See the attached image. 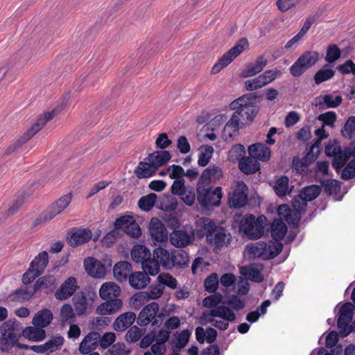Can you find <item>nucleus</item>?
Masks as SVG:
<instances>
[{
	"mask_svg": "<svg viewBox=\"0 0 355 355\" xmlns=\"http://www.w3.org/2000/svg\"><path fill=\"white\" fill-rule=\"evenodd\" d=\"M0 330L12 334V335L19 338L23 336V327L17 320H8L4 322L0 327Z\"/></svg>",
	"mask_w": 355,
	"mask_h": 355,
	"instance_id": "nucleus-37",
	"label": "nucleus"
},
{
	"mask_svg": "<svg viewBox=\"0 0 355 355\" xmlns=\"http://www.w3.org/2000/svg\"><path fill=\"white\" fill-rule=\"evenodd\" d=\"M318 155L315 151H312L310 148L306 156L302 159L294 157L292 162L293 169L300 174L307 173L309 164L317 159Z\"/></svg>",
	"mask_w": 355,
	"mask_h": 355,
	"instance_id": "nucleus-16",
	"label": "nucleus"
},
{
	"mask_svg": "<svg viewBox=\"0 0 355 355\" xmlns=\"http://www.w3.org/2000/svg\"><path fill=\"white\" fill-rule=\"evenodd\" d=\"M355 177V159H352L346 165L341 173L343 180H349Z\"/></svg>",
	"mask_w": 355,
	"mask_h": 355,
	"instance_id": "nucleus-64",
	"label": "nucleus"
},
{
	"mask_svg": "<svg viewBox=\"0 0 355 355\" xmlns=\"http://www.w3.org/2000/svg\"><path fill=\"white\" fill-rule=\"evenodd\" d=\"M159 282L170 288L174 289L177 287L178 282L171 275L168 273H161L158 277Z\"/></svg>",
	"mask_w": 355,
	"mask_h": 355,
	"instance_id": "nucleus-63",
	"label": "nucleus"
},
{
	"mask_svg": "<svg viewBox=\"0 0 355 355\" xmlns=\"http://www.w3.org/2000/svg\"><path fill=\"white\" fill-rule=\"evenodd\" d=\"M136 320V314L128 311L121 314L114 322V328L116 331H123L130 327Z\"/></svg>",
	"mask_w": 355,
	"mask_h": 355,
	"instance_id": "nucleus-27",
	"label": "nucleus"
},
{
	"mask_svg": "<svg viewBox=\"0 0 355 355\" xmlns=\"http://www.w3.org/2000/svg\"><path fill=\"white\" fill-rule=\"evenodd\" d=\"M121 288L114 282L104 283L100 290L99 295L103 300L118 297L121 295Z\"/></svg>",
	"mask_w": 355,
	"mask_h": 355,
	"instance_id": "nucleus-31",
	"label": "nucleus"
},
{
	"mask_svg": "<svg viewBox=\"0 0 355 355\" xmlns=\"http://www.w3.org/2000/svg\"><path fill=\"white\" fill-rule=\"evenodd\" d=\"M249 46L248 40L245 37H242L238 40L236 44L230 49V53L234 57L236 58L243 51H244Z\"/></svg>",
	"mask_w": 355,
	"mask_h": 355,
	"instance_id": "nucleus-62",
	"label": "nucleus"
},
{
	"mask_svg": "<svg viewBox=\"0 0 355 355\" xmlns=\"http://www.w3.org/2000/svg\"><path fill=\"white\" fill-rule=\"evenodd\" d=\"M248 187L243 181L237 182L230 196V206L234 208L244 207L248 202Z\"/></svg>",
	"mask_w": 355,
	"mask_h": 355,
	"instance_id": "nucleus-12",
	"label": "nucleus"
},
{
	"mask_svg": "<svg viewBox=\"0 0 355 355\" xmlns=\"http://www.w3.org/2000/svg\"><path fill=\"white\" fill-rule=\"evenodd\" d=\"M267 64V60L263 56H259L255 62L248 64L242 72L244 78L251 77L261 72Z\"/></svg>",
	"mask_w": 355,
	"mask_h": 355,
	"instance_id": "nucleus-33",
	"label": "nucleus"
},
{
	"mask_svg": "<svg viewBox=\"0 0 355 355\" xmlns=\"http://www.w3.org/2000/svg\"><path fill=\"white\" fill-rule=\"evenodd\" d=\"M196 235L201 239L206 236L207 243L214 246V250L230 244L232 236L225 227L218 226L209 218L202 217L196 222Z\"/></svg>",
	"mask_w": 355,
	"mask_h": 355,
	"instance_id": "nucleus-1",
	"label": "nucleus"
},
{
	"mask_svg": "<svg viewBox=\"0 0 355 355\" xmlns=\"http://www.w3.org/2000/svg\"><path fill=\"white\" fill-rule=\"evenodd\" d=\"M336 114L333 111H329L323 114H320L318 116V119L322 122L323 126L334 127V123L336 121Z\"/></svg>",
	"mask_w": 355,
	"mask_h": 355,
	"instance_id": "nucleus-60",
	"label": "nucleus"
},
{
	"mask_svg": "<svg viewBox=\"0 0 355 355\" xmlns=\"http://www.w3.org/2000/svg\"><path fill=\"white\" fill-rule=\"evenodd\" d=\"M131 257L136 263H141L142 269L155 276L159 273L157 262L153 259L151 252L145 245H136L131 250Z\"/></svg>",
	"mask_w": 355,
	"mask_h": 355,
	"instance_id": "nucleus-3",
	"label": "nucleus"
},
{
	"mask_svg": "<svg viewBox=\"0 0 355 355\" xmlns=\"http://www.w3.org/2000/svg\"><path fill=\"white\" fill-rule=\"evenodd\" d=\"M218 277L215 272L209 275L204 282L205 290L209 293H215L218 287Z\"/></svg>",
	"mask_w": 355,
	"mask_h": 355,
	"instance_id": "nucleus-53",
	"label": "nucleus"
},
{
	"mask_svg": "<svg viewBox=\"0 0 355 355\" xmlns=\"http://www.w3.org/2000/svg\"><path fill=\"white\" fill-rule=\"evenodd\" d=\"M84 267L86 272L96 278L103 277L106 274L105 266L94 257H87L84 260Z\"/></svg>",
	"mask_w": 355,
	"mask_h": 355,
	"instance_id": "nucleus-17",
	"label": "nucleus"
},
{
	"mask_svg": "<svg viewBox=\"0 0 355 355\" xmlns=\"http://www.w3.org/2000/svg\"><path fill=\"white\" fill-rule=\"evenodd\" d=\"M328 67L329 64H327L315 73L313 79L316 85H320L334 77L335 71Z\"/></svg>",
	"mask_w": 355,
	"mask_h": 355,
	"instance_id": "nucleus-46",
	"label": "nucleus"
},
{
	"mask_svg": "<svg viewBox=\"0 0 355 355\" xmlns=\"http://www.w3.org/2000/svg\"><path fill=\"white\" fill-rule=\"evenodd\" d=\"M325 153L329 157H333L332 166L336 171L341 169L352 157L350 148L347 147L343 150L336 141H329L325 147Z\"/></svg>",
	"mask_w": 355,
	"mask_h": 355,
	"instance_id": "nucleus-7",
	"label": "nucleus"
},
{
	"mask_svg": "<svg viewBox=\"0 0 355 355\" xmlns=\"http://www.w3.org/2000/svg\"><path fill=\"white\" fill-rule=\"evenodd\" d=\"M320 187L317 185H311L304 187L299 193L300 197L305 200V201L310 202L315 199L320 193Z\"/></svg>",
	"mask_w": 355,
	"mask_h": 355,
	"instance_id": "nucleus-49",
	"label": "nucleus"
},
{
	"mask_svg": "<svg viewBox=\"0 0 355 355\" xmlns=\"http://www.w3.org/2000/svg\"><path fill=\"white\" fill-rule=\"evenodd\" d=\"M208 316L220 318L227 322H234L236 320V315L234 311L225 306H216L210 310Z\"/></svg>",
	"mask_w": 355,
	"mask_h": 355,
	"instance_id": "nucleus-36",
	"label": "nucleus"
},
{
	"mask_svg": "<svg viewBox=\"0 0 355 355\" xmlns=\"http://www.w3.org/2000/svg\"><path fill=\"white\" fill-rule=\"evenodd\" d=\"M248 248V252L254 257L268 259V244L263 241H259L252 244Z\"/></svg>",
	"mask_w": 355,
	"mask_h": 355,
	"instance_id": "nucleus-43",
	"label": "nucleus"
},
{
	"mask_svg": "<svg viewBox=\"0 0 355 355\" xmlns=\"http://www.w3.org/2000/svg\"><path fill=\"white\" fill-rule=\"evenodd\" d=\"M156 171V167L150 162H140L135 170V173L138 178L141 179L151 177Z\"/></svg>",
	"mask_w": 355,
	"mask_h": 355,
	"instance_id": "nucleus-38",
	"label": "nucleus"
},
{
	"mask_svg": "<svg viewBox=\"0 0 355 355\" xmlns=\"http://www.w3.org/2000/svg\"><path fill=\"white\" fill-rule=\"evenodd\" d=\"M159 311V305L156 302L146 305L139 312L137 318V324L141 327H146L150 323L155 326L157 324L156 316L158 318L162 317V313H158Z\"/></svg>",
	"mask_w": 355,
	"mask_h": 355,
	"instance_id": "nucleus-10",
	"label": "nucleus"
},
{
	"mask_svg": "<svg viewBox=\"0 0 355 355\" xmlns=\"http://www.w3.org/2000/svg\"><path fill=\"white\" fill-rule=\"evenodd\" d=\"M55 111L53 110L51 112H44L42 115L39 116L36 122L34 123L32 126L23 134L21 137H20L16 141L8 147L6 153L9 155L13 153L17 148L21 147L24 144L29 141L45 125L48 121H51L55 116Z\"/></svg>",
	"mask_w": 355,
	"mask_h": 355,
	"instance_id": "nucleus-2",
	"label": "nucleus"
},
{
	"mask_svg": "<svg viewBox=\"0 0 355 355\" xmlns=\"http://www.w3.org/2000/svg\"><path fill=\"white\" fill-rule=\"evenodd\" d=\"M273 189L279 197H284L290 193L289 179L286 175H282L274 182Z\"/></svg>",
	"mask_w": 355,
	"mask_h": 355,
	"instance_id": "nucleus-39",
	"label": "nucleus"
},
{
	"mask_svg": "<svg viewBox=\"0 0 355 355\" xmlns=\"http://www.w3.org/2000/svg\"><path fill=\"white\" fill-rule=\"evenodd\" d=\"M114 227L117 230H123L126 234L132 238H139L141 234V230L132 216H123L116 219Z\"/></svg>",
	"mask_w": 355,
	"mask_h": 355,
	"instance_id": "nucleus-11",
	"label": "nucleus"
},
{
	"mask_svg": "<svg viewBox=\"0 0 355 355\" xmlns=\"http://www.w3.org/2000/svg\"><path fill=\"white\" fill-rule=\"evenodd\" d=\"M100 334L92 331L86 335L79 346V352L83 354H88L95 350L99 345Z\"/></svg>",
	"mask_w": 355,
	"mask_h": 355,
	"instance_id": "nucleus-18",
	"label": "nucleus"
},
{
	"mask_svg": "<svg viewBox=\"0 0 355 355\" xmlns=\"http://www.w3.org/2000/svg\"><path fill=\"white\" fill-rule=\"evenodd\" d=\"M194 239V230L191 226H184L180 230H173L170 234V242L176 248H182L191 244Z\"/></svg>",
	"mask_w": 355,
	"mask_h": 355,
	"instance_id": "nucleus-9",
	"label": "nucleus"
},
{
	"mask_svg": "<svg viewBox=\"0 0 355 355\" xmlns=\"http://www.w3.org/2000/svg\"><path fill=\"white\" fill-rule=\"evenodd\" d=\"M148 272L143 270V272H135L129 276V284L135 289H141L145 288L150 283Z\"/></svg>",
	"mask_w": 355,
	"mask_h": 355,
	"instance_id": "nucleus-25",
	"label": "nucleus"
},
{
	"mask_svg": "<svg viewBox=\"0 0 355 355\" xmlns=\"http://www.w3.org/2000/svg\"><path fill=\"white\" fill-rule=\"evenodd\" d=\"M245 149L242 144H236L228 152V158L230 161L234 162L240 159L243 157Z\"/></svg>",
	"mask_w": 355,
	"mask_h": 355,
	"instance_id": "nucleus-57",
	"label": "nucleus"
},
{
	"mask_svg": "<svg viewBox=\"0 0 355 355\" xmlns=\"http://www.w3.org/2000/svg\"><path fill=\"white\" fill-rule=\"evenodd\" d=\"M236 58L230 53V50L225 53L218 62L213 66L211 73L216 74L229 65Z\"/></svg>",
	"mask_w": 355,
	"mask_h": 355,
	"instance_id": "nucleus-48",
	"label": "nucleus"
},
{
	"mask_svg": "<svg viewBox=\"0 0 355 355\" xmlns=\"http://www.w3.org/2000/svg\"><path fill=\"white\" fill-rule=\"evenodd\" d=\"M196 192L197 200L202 207L209 208L220 205L223 196L221 187L213 189L210 185L198 184Z\"/></svg>",
	"mask_w": 355,
	"mask_h": 355,
	"instance_id": "nucleus-5",
	"label": "nucleus"
},
{
	"mask_svg": "<svg viewBox=\"0 0 355 355\" xmlns=\"http://www.w3.org/2000/svg\"><path fill=\"white\" fill-rule=\"evenodd\" d=\"M145 333V330L139 328L137 326H132L126 333L127 341L135 343L139 340Z\"/></svg>",
	"mask_w": 355,
	"mask_h": 355,
	"instance_id": "nucleus-56",
	"label": "nucleus"
},
{
	"mask_svg": "<svg viewBox=\"0 0 355 355\" xmlns=\"http://www.w3.org/2000/svg\"><path fill=\"white\" fill-rule=\"evenodd\" d=\"M248 152L250 156L257 160L266 162L270 158L271 150L266 144L256 143L248 147Z\"/></svg>",
	"mask_w": 355,
	"mask_h": 355,
	"instance_id": "nucleus-23",
	"label": "nucleus"
},
{
	"mask_svg": "<svg viewBox=\"0 0 355 355\" xmlns=\"http://www.w3.org/2000/svg\"><path fill=\"white\" fill-rule=\"evenodd\" d=\"M153 259H155L157 262L159 270H160V266L166 270L174 268V263H172V252L169 253V252L164 248H155L153 250Z\"/></svg>",
	"mask_w": 355,
	"mask_h": 355,
	"instance_id": "nucleus-22",
	"label": "nucleus"
},
{
	"mask_svg": "<svg viewBox=\"0 0 355 355\" xmlns=\"http://www.w3.org/2000/svg\"><path fill=\"white\" fill-rule=\"evenodd\" d=\"M239 168L246 175L254 174L260 169L257 159L252 156L242 157L239 162Z\"/></svg>",
	"mask_w": 355,
	"mask_h": 355,
	"instance_id": "nucleus-24",
	"label": "nucleus"
},
{
	"mask_svg": "<svg viewBox=\"0 0 355 355\" xmlns=\"http://www.w3.org/2000/svg\"><path fill=\"white\" fill-rule=\"evenodd\" d=\"M255 97L256 96L252 93L244 94L242 96L233 101L230 104V108L238 109V107H242L248 105H255L254 102Z\"/></svg>",
	"mask_w": 355,
	"mask_h": 355,
	"instance_id": "nucleus-47",
	"label": "nucleus"
},
{
	"mask_svg": "<svg viewBox=\"0 0 355 355\" xmlns=\"http://www.w3.org/2000/svg\"><path fill=\"white\" fill-rule=\"evenodd\" d=\"M214 153V148L211 146L206 145L204 150L202 151L198 157V164L200 166H207L211 159Z\"/></svg>",
	"mask_w": 355,
	"mask_h": 355,
	"instance_id": "nucleus-54",
	"label": "nucleus"
},
{
	"mask_svg": "<svg viewBox=\"0 0 355 355\" xmlns=\"http://www.w3.org/2000/svg\"><path fill=\"white\" fill-rule=\"evenodd\" d=\"M157 195L154 193H151L142 196L138 202V206L141 210L148 211L151 210L155 205Z\"/></svg>",
	"mask_w": 355,
	"mask_h": 355,
	"instance_id": "nucleus-51",
	"label": "nucleus"
},
{
	"mask_svg": "<svg viewBox=\"0 0 355 355\" xmlns=\"http://www.w3.org/2000/svg\"><path fill=\"white\" fill-rule=\"evenodd\" d=\"M189 262V255L184 250H173L172 251V263H174V267L184 268L188 266Z\"/></svg>",
	"mask_w": 355,
	"mask_h": 355,
	"instance_id": "nucleus-42",
	"label": "nucleus"
},
{
	"mask_svg": "<svg viewBox=\"0 0 355 355\" xmlns=\"http://www.w3.org/2000/svg\"><path fill=\"white\" fill-rule=\"evenodd\" d=\"M56 288V279L53 275H46L40 277L34 284V292L45 289L46 292H52Z\"/></svg>",
	"mask_w": 355,
	"mask_h": 355,
	"instance_id": "nucleus-34",
	"label": "nucleus"
},
{
	"mask_svg": "<svg viewBox=\"0 0 355 355\" xmlns=\"http://www.w3.org/2000/svg\"><path fill=\"white\" fill-rule=\"evenodd\" d=\"M342 135L347 139H351L355 135V116H349L341 129Z\"/></svg>",
	"mask_w": 355,
	"mask_h": 355,
	"instance_id": "nucleus-52",
	"label": "nucleus"
},
{
	"mask_svg": "<svg viewBox=\"0 0 355 355\" xmlns=\"http://www.w3.org/2000/svg\"><path fill=\"white\" fill-rule=\"evenodd\" d=\"M340 50L336 44H331L327 46L325 60L329 63H333L340 58Z\"/></svg>",
	"mask_w": 355,
	"mask_h": 355,
	"instance_id": "nucleus-58",
	"label": "nucleus"
},
{
	"mask_svg": "<svg viewBox=\"0 0 355 355\" xmlns=\"http://www.w3.org/2000/svg\"><path fill=\"white\" fill-rule=\"evenodd\" d=\"M78 288L77 279L74 277L67 278L55 291L57 300H64L71 297Z\"/></svg>",
	"mask_w": 355,
	"mask_h": 355,
	"instance_id": "nucleus-15",
	"label": "nucleus"
},
{
	"mask_svg": "<svg viewBox=\"0 0 355 355\" xmlns=\"http://www.w3.org/2000/svg\"><path fill=\"white\" fill-rule=\"evenodd\" d=\"M49 263V254L46 251L40 252L31 262L29 268L37 275H42Z\"/></svg>",
	"mask_w": 355,
	"mask_h": 355,
	"instance_id": "nucleus-32",
	"label": "nucleus"
},
{
	"mask_svg": "<svg viewBox=\"0 0 355 355\" xmlns=\"http://www.w3.org/2000/svg\"><path fill=\"white\" fill-rule=\"evenodd\" d=\"M71 194L68 193L51 203L34 221V226L47 223L62 213L70 204Z\"/></svg>",
	"mask_w": 355,
	"mask_h": 355,
	"instance_id": "nucleus-6",
	"label": "nucleus"
},
{
	"mask_svg": "<svg viewBox=\"0 0 355 355\" xmlns=\"http://www.w3.org/2000/svg\"><path fill=\"white\" fill-rule=\"evenodd\" d=\"M231 110H234L232 115H236V119L241 123V125L252 122L258 112V107L256 105Z\"/></svg>",
	"mask_w": 355,
	"mask_h": 355,
	"instance_id": "nucleus-19",
	"label": "nucleus"
},
{
	"mask_svg": "<svg viewBox=\"0 0 355 355\" xmlns=\"http://www.w3.org/2000/svg\"><path fill=\"white\" fill-rule=\"evenodd\" d=\"M171 155L168 150H156L150 153L147 159L150 162L157 170L158 168L165 165L171 159Z\"/></svg>",
	"mask_w": 355,
	"mask_h": 355,
	"instance_id": "nucleus-30",
	"label": "nucleus"
},
{
	"mask_svg": "<svg viewBox=\"0 0 355 355\" xmlns=\"http://www.w3.org/2000/svg\"><path fill=\"white\" fill-rule=\"evenodd\" d=\"M287 232V226L282 220H274L271 225V236L276 241H280Z\"/></svg>",
	"mask_w": 355,
	"mask_h": 355,
	"instance_id": "nucleus-40",
	"label": "nucleus"
},
{
	"mask_svg": "<svg viewBox=\"0 0 355 355\" xmlns=\"http://www.w3.org/2000/svg\"><path fill=\"white\" fill-rule=\"evenodd\" d=\"M319 53L315 51L304 52L291 66L289 70L293 77H300L319 60Z\"/></svg>",
	"mask_w": 355,
	"mask_h": 355,
	"instance_id": "nucleus-8",
	"label": "nucleus"
},
{
	"mask_svg": "<svg viewBox=\"0 0 355 355\" xmlns=\"http://www.w3.org/2000/svg\"><path fill=\"white\" fill-rule=\"evenodd\" d=\"M324 127V126L322 125L321 128L315 130V135L318 137V139L310 147L312 151L315 152L316 155H319L320 153L321 141L328 137V134L326 133Z\"/></svg>",
	"mask_w": 355,
	"mask_h": 355,
	"instance_id": "nucleus-55",
	"label": "nucleus"
},
{
	"mask_svg": "<svg viewBox=\"0 0 355 355\" xmlns=\"http://www.w3.org/2000/svg\"><path fill=\"white\" fill-rule=\"evenodd\" d=\"M23 336L33 341H40L44 339L46 332L42 327H27L23 329Z\"/></svg>",
	"mask_w": 355,
	"mask_h": 355,
	"instance_id": "nucleus-41",
	"label": "nucleus"
},
{
	"mask_svg": "<svg viewBox=\"0 0 355 355\" xmlns=\"http://www.w3.org/2000/svg\"><path fill=\"white\" fill-rule=\"evenodd\" d=\"M60 318L63 322H71L73 321L75 314L71 304H65L62 306L60 309Z\"/></svg>",
	"mask_w": 355,
	"mask_h": 355,
	"instance_id": "nucleus-61",
	"label": "nucleus"
},
{
	"mask_svg": "<svg viewBox=\"0 0 355 355\" xmlns=\"http://www.w3.org/2000/svg\"><path fill=\"white\" fill-rule=\"evenodd\" d=\"M64 338L61 336H53L45 343V347L48 352H52L60 348L64 343Z\"/></svg>",
	"mask_w": 355,
	"mask_h": 355,
	"instance_id": "nucleus-59",
	"label": "nucleus"
},
{
	"mask_svg": "<svg viewBox=\"0 0 355 355\" xmlns=\"http://www.w3.org/2000/svg\"><path fill=\"white\" fill-rule=\"evenodd\" d=\"M223 176L222 169L215 165H211L203 171L198 180V184L210 185Z\"/></svg>",
	"mask_w": 355,
	"mask_h": 355,
	"instance_id": "nucleus-21",
	"label": "nucleus"
},
{
	"mask_svg": "<svg viewBox=\"0 0 355 355\" xmlns=\"http://www.w3.org/2000/svg\"><path fill=\"white\" fill-rule=\"evenodd\" d=\"M106 302L101 304L97 309V312L101 315H109L118 311L122 306V300L118 297L105 300Z\"/></svg>",
	"mask_w": 355,
	"mask_h": 355,
	"instance_id": "nucleus-29",
	"label": "nucleus"
},
{
	"mask_svg": "<svg viewBox=\"0 0 355 355\" xmlns=\"http://www.w3.org/2000/svg\"><path fill=\"white\" fill-rule=\"evenodd\" d=\"M92 231L88 228H79L68 233L67 241L70 246L76 248L92 239Z\"/></svg>",
	"mask_w": 355,
	"mask_h": 355,
	"instance_id": "nucleus-14",
	"label": "nucleus"
},
{
	"mask_svg": "<svg viewBox=\"0 0 355 355\" xmlns=\"http://www.w3.org/2000/svg\"><path fill=\"white\" fill-rule=\"evenodd\" d=\"M19 337L12 335V334L0 330V350L3 352H9L14 347L27 349L28 346L19 343Z\"/></svg>",
	"mask_w": 355,
	"mask_h": 355,
	"instance_id": "nucleus-13",
	"label": "nucleus"
},
{
	"mask_svg": "<svg viewBox=\"0 0 355 355\" xmlns=\"http://www.w3.org/2000/svg\"><path fill=\"white\" fill-rule=\"evenodd\" d=\"M265 216H261L256 218L252 214H246L241 220L239 230L250 239L261 238L264 232L263 221Z\"/></svg>",
	"mask_w": 355,
	"mask_h": 355,
	"instance_id": "nucleus-4",
	"label": "nucleus"
},
{
	"mask_svg": "<svg viewBox=\"0 0 355 355\" xmlns=\"http://www.w3.org/2000/svg\"><path fill=\"white\" fill-rule=\"evenodd\" d=\"M132 265L125 261L116 263L113 268V274L116 279L119 282L126 281L131 275Z\"/></svg>",
	"mask_w": 355,
	"mask_h": 355,
	"instance_id": "nucleus-28",
	"label": "nucleus"
},
{
	"mask_svg": "<svg viewBox=\"0 0 355 355\" xmlns=\"http://www.w3.org/2000/svg\"><path fill=\"white\" fill-rule=\"evenodd\" d=\"M151 238L156 242H164L167 241L168 234L163 223L156 218H152L149 227Z\"/></svg>",
	"mask_w": 355,
	"mask_h": 355,
	"instance_id": "nucleus-20",
	"label": "nucleus"
},
{
	"mask_svg": "<svg viewBox=\"0 0 355 355\" xmlns=\"http://www.w3.org/2000/svg\"><path fill=\"white\" fill-rule=\"evenodd\" d=\"M352 318L345 313H339L337 326L340 329V334L342 336L345 337L352 332V329L349 327V323L352 321Z\"/></svg>",
	"mask_w": 355,
	"mask_h": 355,
	"instance_id": "nucleus-45",
	"label": "nucleus"
},
{
	"mask_svg": "<svg viewBox=\"0 0 355 355\" xmlns=\"http://www.w3.org/2000/svg\"><path fill=\"white\" fill-rule=\"evenodd\" d=\"M317 99H322V101H319L318 105L320 107L324 105L327 108H336L338 107L342 103L343 98L340 95L334 97L331 94H325L320 96Z\"/></svg>",
	"mask_w": 355,
	"mask_h": 355,
	"instance_id": "nucleus-44",
	"label": "nucleus"
},
{
	"mask_svg": "<svg viewBox=\"0 0 355 355\" xmlns=\"http://www.w3.org/2000/svg\"><path fill=\"white\" fill-rule=\"evenodd\" d=\"M53 313L48 309H43L37 312L33 318V324L35 327H46L53 320Z\"/></svg>",
	"mask_w": 355,
	"mask_h": 355,
	"instance_id": "nucleus-35",
	"label": "nucleus"
},
{
	"mask_svg": "<svg viewBox=\"0 0 355 355\" xmlns=\"http://www.w3.org/2000/svg\"><path fill=\"white\" fill-rule=\"evenodd\" d=\"M73 303L78 315H83L86 313L87 308V299L84 293L77 294L73 297Z\"/></svg>",
	"mask_w": 355,
	"mask_h": 355,
	"instance_id": "nucleus-50",
	"label": "nucleus"
},
{
	"mask_svg": "<svg viewBox=\"0 0 355 355\" xmlns=\"http://www.w3.org/2000/svg\"><path fill=\"white\" fill-rule=\"evenodd\" d=\"M240 124L236 115H232L223 130V137L225 141L233 140L239 135Z\"/></svg>",
	"mask_w": 355,
	"mask_h": 355,
	"instance_id": "nucleus-26",
	"label": "nucleus"
}]
</instances>
